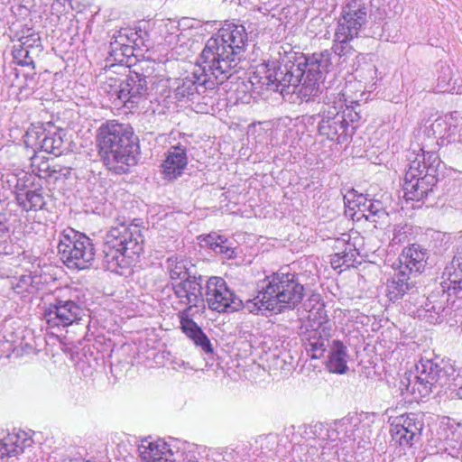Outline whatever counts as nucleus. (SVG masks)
Wrapping results in <instances>:
<instances>
[{
	"label": "nucleus",
	"instance_id": "1",
	"mask_svg": "<svg viewBox=\"0 0 462 462\" xmlns=\"http://www.w3.org/2000/svg\"><path fill=\"white\" fill-rule=\"evenodd\" d=\"M248 34L242 24L226 23L206 42L200 60L226 80L244 59Z\"/></svg>",
	"mask_w": 462,
	"mask_h": 462
},
{
	"label": "nucleus",
	"instance_id": "2",
	"mask_svg": "<svg viewBox=\"0 0 462 462\" xmlns=\"http://www.w3.org/2000/svg\"><path fill=\"white\" fill-rule=\"evenodd\" d=\"M97 139L108 170L124 174L137 163L138 139L130 125L109 121L99 128Z\"/></svg>",
	"mask_w": 462,
	"mask_h": 462
},
{
	"label": "nucleus",
	"instance_id": "3",
	"mask_svg": "<svg viewBox=\"0 0 462 462\" xmlns=\"http://www.w3.org/2000/svg\"><path fill=\"white\" fill-rule=\"evenodd\" d=\"M143 236L138 224L112 226L105 236L102 264L112 273L123 274L143 252Z\"/></svg>",
	"mask_w": 462,
	"mask_h": 462
},
{
	"label": "nucleus",
	"instance_id": "4",
	"mask_svg": "<svg viewBox=\"0 0 462 462\" xmlns=\"http://www.w3.org/2000/svg\"><path fill=\"white\" fill-rule=\"evenodd\" d=\"M456 369L448 361L439 363L421 358L415 365V371L406 373L401 380L402 394L411 395L418 402L434 392H439L456 378Z\"/></svg>",
	"mask_w": 462,
	"mask_h": 462
},
{
	"label": "nucleus",
	"instance_id": "5",
	"mask_svg": "<svg viewBox=\"0 0 462 462\" xmlns=\"http://www.w3.org/2000/svg\"><path fill=\"white\" fill-rule=\"evenodd\" d=\"M265 294L269 311L282 313L294 310L303 300L304 286L296 273L279 271L267 278Z\"/></svg>",
	"mask_w": 462,
	"mask_h": 462
},
{
	"label": "nucleus",
	"instance_id": "6",
	"mask_svg": "<svg viewBox=\"0 0 462 462\" xmlns=\"http://www.w3.org/2000/svg\"><path fill=\"white\" fill-rule=\"evenodd\" d=\"M346 93L344 88H326L324 108L321 111V120L319 124V133L328 140L337 143L345 142L348 122L342 111L346 106Z\"/></svg>",
	"mask_w": 462,
	"mask_h": 462
},
{
	"label": "nucleus",
	"instance_id": "7",
	"mask_svg": "<svg viewBox=\"0 0 462 462\" xmlns=\"http://www.w3.org/2000/svg\"><path fill=\"white\" fill-rule=\"evenodd\" d=\"M58 253L61 261L69 269H88L95 259L92 240L72 228L65 229L60 235Z\"/></svg>",
	"mask_w": 462,
	"mask_h": 462
},
{
	"label": "nucleus",
	"instance_id": "8",
	"mask_svg": "<svg viewBox=\"0 0 462 462\" xmlns=\"http://www.w3.org/2000/svg\"><path fill=\"white\" fill-rule=\"evenodd\" d=\"M298 64L300 65L301 71H304L303 86L299 92L301 95V100L308 102L322 92L323 75L332 68V52L329 50L314 52L304 56L303 60L299 61Z\"/></svg>",
	"mask_w": 462,
	"mask_h": 462
},
{
	"label": "nucleus",
	"instance_id": "9",
	"mask_svg": "<svg viewBox=\"0 0 462 462\" xmlns=\"http://www.w3.org/2000/svg\"><path fill=\"white\" fill-rule=\"evenodd\" d=\"M208 67L206 63L197 60L191 75L181 79L175 88V96L179 99H193L195 96L203 95L207 90L214 89L223 84L226 79Z\"/></svg>",
	"mask_w": 462,
	"mask_h": 462
},
{
	"label": "nucleus",
	"instance_id": "10",
	"mask_svg": "<svg viewBox=\"0 0 462 462\" xmlns=\"http://www.w3.org/2000/svg\"><path fill=\"white\" fill-rule=\"evenodd\" d=\"M332 326L324 308L310 311L303 342L305 349L311 358L319 359L324 356L328 347L331 345L329 339L332 337Z\"/></svg>",
	"mask_w": 462,
	"mask_h": 462
},
{
	"label": "nucleus",
	"instance_id": "11",
	"mask_svg": "<svg viewBox=\"0 0 462 462\" xmlns=\"http://www.w3.org/2000/svg\"><path fill=\"white\" fill-rule=\"evenodd\" d=\"M429 159L433 163L426 170L423 177L415 180V172H418V167L413 166L411 170L406 171L402 185L403 197L406 200L420 202L433 191L438 182V167L439 166L440 160L436 152L430 153Z\"/></svg>",
	"mask_w": 462,
	"mask_h": 462
},
{
	"label": "nucleus",
	"instance_id": "12",
	"mask_svg": "<svg viewBox=\"0 0 462 462\" xmlns=\"http://www.w3.org/2000/svg\"><path fill=\"white\" fill-rule=\"evenodd\" d=\"M86 310L76 300L65 296H56L44 308L43 319L50 328H64L79 323Z\"/></svg>",
	"mask_w": 462,
	"mask_h": 462
},
{
	"label": "nucleus",
	"instance_id": "13",
	"mask_svg": "<svg viewBox=\"0 0 462 462\" xmlns=\"http://www.w3.org/2000/svg\"><path fill=\"white\" fill-rule=\"evenodd\" d=\"M204 300L211 310L235 312L241 310L243 300L230 291L221 277L212 276L206 282Z\"/></svg>",
	"mask_w": 462,
	"mask_h": 462
},
{
	"label": "nucleus",
	"instance_id": "14",
	"mask_svg": "<svg viewBox=\"0 0 462 462\" xmlns=\"http://www.w3.org/2000/svg\"><path fill=\"white\" fill-rule=\"evenodd\" d=\"M423 427L422 415L411 412L393 418L390 431L393 441L401 446H411L420 439Z\"/></svg>",
	"mask_w": 462,
	"mask_h": 462
},
{
	"label": "nucleus",
	"instance_id": "15",
	"mask_svg": "<svg viewBox=\"0 0 462 462\" xmlns=\"http://www.w3.org/2000/svg\"><path fill=\"white\" fill-rule=\"evenodd\" d=\"M203 277L193 275L186 280L171 283V290L179 303L185 306L183 310H190L193 308H204L205 300L203 291Z\"/></svg>",
	"mask_w": 462,
	"mask_h": 462
},
{
	"label": "nucleus",
	"instance_id": "16",
	"mask_svg": "<svg viewBox=\"0 0 462 462\" xmlns=\"http://www.w3.org/2000/svg\"><path fill=\"white\" fill-rule=\"evenodd\" d=\"M147 80L144 75L131 73L121 80V89L118 90L119 100L129 109H134L145 102L148 96Z\"/></svg>",
	"mask_w": 462,
	"mask_h": 462
},
{
	"label": "nucleus",
	"instance_id": "17",
	"mask_svg": "<svg viewBox=\"0 0 462 462\" xmlns=\"http://www.w3.org/2000/svg\"><path fill=\"white\" fill-rule=\"evenodd\" d=\"M369 9L370 5L365 0H346L337 27L344 32L346 30L348 33L351 32L359 34L367 22Z\"/></svg>",
	"mask_w": 462,
	"mask_h": 462
},
{
	"label": "nucleus",
	"instance_id": "18",
	"mask_svg": "<svg viewBox=\"0 0 462 462\" xmlns=\"http://www.w3.org/2000/svg\"><path fill=\"white\" fill-rule=\"evenodd\" d=\"M188 165L187 149L178 144L171 146L165 152L162 163V175L166 180H174L182 175Z\"/></svg>",
	"mask_w": 462,
	"mask_h": 462
},
{
	"label": "nucleus",
	"instance_id": "19",
	"mask_svg": "<svg viewBox=\"0 0 462 462\" xmlns=\"http://www.w3.org/2000/svg\"><path fill=\"white\" fill-rule=\"evenodd\" d=\"M429 253L420 245L413 244L403 249L399 256V268H402L409 273H420L423 272Z\"/></svg>",
	"mask_w": 462,
	"mask_h": 462
},
{
	"label": "nucleus",
	"instance_id": "20",
	"mask_svg": "<svg viewBox=\"0 0 462 462\" xmlns=\"http://www.w3.org/2000/svg\"><path fill=\"white\" fill-rule=\"evenodd\" d=\"M442 279L443 291L462 298V249L445 268Z\"/></svg>",
	"mask_w": 462,
	"mask_h": 462
},
{
	"label": "nucleus",
	"instance_id": "21",
	"mask_svg": "<svg viewBox=\"0 0 462 462\" xmlns=\"http://www.w3.org/2000/svg\"><path fill=\"white\" fill-rule=\"evenodd\" d=\"M179 317L182 332L206 354H212L213 347L210 340L202 331L200 327L191 318H189V312H188V310H182L179 313Z\"/></svg>",
	"mask_w": 462,
	"mask_h": 462
},
{
	"label": "nucleus",
	"instance_id": "22",
	"mask_svg": "<svg viewBox=\"0 0 462 462\" xmlns=\"http://www.w3.org/2000/svg\"><path fill=\"white\" fill-rule=\"evenodd\" d=\"M32 440L27 438L24 431L9 433L0 439V462L23 453L26 448L32 446Z\"/></svg>",
	"mask_w": 462,
	"mask_h": 462
},
{
	"label": "nucleus",
	"instance_id": "23",
	"mask_svg": "<svg viewBox=\"0 0 462 462\" xmlns=\"http://www.w3.org/2000/svg\"><path fill=\"white\" fill-rule=\"evenodd\" d=\"M453 120L450 117L448 120L447 118H437L431 124V130L433 134L438 136L442 143L446 140L448 143L461 142L462 138V123L453 124L451 121Z\"/></svg>",
	"mask_w": 462,
	"mask_h": 462
},
{
	"label": "nucleus",
	"instance_id": "24",
	"mask_svg": "<svg viewBox=\"0 0 462 462\" xmlns=\"http://www.w3.org/2000/svg\"><path fill=\"white\" fill-rule=\"evenodd\" d=\"M347 347L340 340H333L329 346L327 367L329 372L343 374L348 370Z\"/></svg>",
	"mask_w": 462,
	"mask_h": 462
},
{
	"label": "nucleus",
	"instance_id": "25",
	"mask_svg": "<svg viewBox=\"0 0 462 462\" xmlns=\"http://www.w3.org/2000/svg\"><path fill=\"white\" fill-rule=\"evenodd\" d=\"M139 452L143 462H175L174 454L165 443L143 444Z\"/></svg>",
	"mask_w": 462,
	"mask_h": 462
},
{
	"label": "nucleus",
	"instance_id": "26",
	"mask_svg": "<svg viewBox=\"0 0 462 462\" xmlns=\"http://www.w3.org/2000/svg\"><path fill=\"white\" fill-rule=\"evenodd\" d=\"M166 272L172 282L183 281L196 274L193 272V264L178 255H172L167 259Z\"/></svg>",
	"mask_w": 462,
	"mask_h": 462
},
{
	"label": "nucleus",
	"instance_id": "27",
	"mask_svg": "<svg viewBox=\"0 0 462 462\" xmlns=\"http://www.w3.org/2000/svg\"><path fill=\"white\" fill-rule=\"evenodd\" d=\"M411 273L399 268L393 279L387 283L388 296L391 300L401 299L408 291L413 288Z\"/></svg>",
	"mask_w": 462,
	"mask_h": 462
},
{
	"label": "nucleus",
	"instance_id": "28",
	"mask_svg": "<svg viewBox=\"0 0 462 462\" xmlns=\"http://www.w3.org/2000/svg\"><path fill=\"white\" fill-rule=\"evenodd\" d=\"M24 143L33 151L40 149L48 153L53 152L51 145V133L36 127L29 128L24 135Z\"/></svg>",
	"mask_w": 462,
	"mask_h": 462
},
{
	"label": "nucleus",
	"instance_id": "29",
	"mask_svg": "<svg viewBox=\"0 0 462 462\" xmlns=\"http://www.w3.org/2000/svg\"><path fill=\"white\" fill-rule=\"evenodd\" d=\"M360 201H363V204H361L363 217L374 223V226H377V224L383 223L387 218L388 214L381 200L369 199L367 196H365V198H360L359 204Z\"/></svg>",
	"mask_w": 462,
	"mask_h": 462
},
{
	"label": "nucleus",
	"instance_id": "30",
	"mask_svg": "<svg viewBox=\"0 0 462 462\" xmlns=\"http://www.w3.org/2000/svg\"><path fill=\"white\" fill-rule=\"evenodd\" d=\"M201 243L203 246L223 255L224 258L231 259L235 256V247H233L232 242L223 236L216 233L208 234L201 239Z\"/></svg>",
	"mask_w": 462,
	"mask_h": 462
},
{
	"label": "nucleus",
	"instance_id": "31",
	"mask_svg": "<svg viewBox=\"0 0 462 462\" xmlns=\"http://www.w3.org/2000/svg\"><path fill=\"white\" fill-rule=\"evenodd\" d=\"M291 63L275 64L274 62L267 68L265 76L263 78V85H265L267 89L272 91L280 92L282 79L290 72Z\"/></svg>",
	"mask_w": 462,
	"mask_h": 462
},
{
	"label": "nucleus",
	"instance_id": "32",
	"mask_svg": "<svg viewBox=\"0 0 462 462\" xmlns=\"http://www.w3.org/2000/svg\"><path fill=\"white\" fill-rule=\"evenodd\" d=\"M289 69L290 72L282 79L280 93H294L301 98V95L299 91L300 87L303 86L304 71H301L300 65L294 63H291Z\"/></svg>",
	"mask_w": 462,
	"mask_h": 462
},
{
	"label": "nucleus",
	"instance_id": "33",
	"mask_svg": "<svg viewBox=\"0 0 462 462\" xmlns=\"http://www.w3.org/2000/svg\"><path fill=\"white\" fill-rule=\"evenodd\" d=\"M358 36V33L347 32L346 30L341 31L340 28L336 29L335 32V44L333 46L334 52L339 57L350 55L354 51V47L351 45V42Z\"/></svg>",
	"mask_w": 462,
	"mask_h": 462
},
{
	"label": "nucleus",
	"instance_id": "34",
	"mask_svg": "<svg viewBox=\"0 0 462 462\" xmlns=\"http://www.w3.org/2000/svg\"><path fill=\"white\" fill-rule=\"evenodd\" d=\"M310 432L322 448H326L331 443H337V434L334 433L331 425L317 422L311 426Z\"/></svg>",
	"mask_w": 462,
	"mask_h": 462
},
{
	"label": "nucleus",
	"instance_id": "35",
	"mask_svg": "<svg viewBox=\"0 0 462 462\" xmlns=\"http://www.w3.org/2000/svg\"><path fill=\"white\" fill-rule=\"evenodd\" d=\"M433 152H425L423 148H419L418 150L413 149L412 152L408 156V159L410 161L409 168L408 170H411V167L415 166L418 167L417 171L418 172H415V180L420 177H423L424 173H426V170H428L429 166L433 163L431 160L429 159V154Z\"/></svg>",
	"mask_w": 462,
	"mask_h": 462
},
{
	"label": "nucleus",
	"instance_id": "36",
	"mask_svg": "<svg viewBox=\"0 0 462 462\" xmlns=\"http://www.w3.org/2000/svg\"><path fill=\"white\" fill-rule=\"evenodd\" d=\"M360 198H365V195L350 192L344 196L345 213L353 219L356 217L357 220L363 217V208L358 203ZM360 204H363V201H360Z\"/></svg>",
	"mask_w": 462,
	"mask_h": 462
},
{
	"label": "nucleus",
	"instance_id": "37",
	"mask_svg": "<svg viewBox=\"0 0 462 462\" xmlns=\"http://www.w3.org/2000/svg\"><path fill=\"white\" fill-rule=\"evenodd\" d=\"M432 298L433 296L428 298L425 302V319L430 323L436 324L442 321V312L445 310V306L444 302L432 300Z\"/></svg>",
	"mask_w": 462,
	"mask_h": 462
},
{
	"label": "nucleus",
	"instance_id": "38",
	"mask_svg": "<svg viewBox=\"0 0 462 462\" xmlns=\"http://www.w3.org/2000/svg\"><path fill=\"white\" fill-rule=\"evenodd\" d=\"M19 204L26 210L42 209L45 205L44 198L39 189L28 190L25 193V199L21 201L20 197L17 198Z\"/></svg>",
	"mask_w": 462,
	"mask_h": 462
},
{
	"label": "nucleus",
	"instance_id": "39",
	"mask_svg": "<svg viewBox=\"0 0 462 462\" xmlns=\"http://www.w3.org/2000/svg\"><path fill=\"white\" fill-rule=\"evenodd\" d=\"M267 294H265V286L263 287V289L258 292L257 296H255L254 299L247 300L245 302H243V306L241 309H245L250 313L254 314H259L269 310V308H267L266 300H269L267 299Z\"/></svg>",
	"mask_w": 462,
	"mask_h": 462
},
{
	"label": "nucleus",
	"instance_id": "40",
	"mask_svg": "<svg viewBox=\"0 0 462 462\" xmlns=\"http://www.w3.org/2000/svg\"><path fill=\"white\" fill-rule=\"evenodd\" d=\"M356 259V250L351 245H347L344 251L336 253L331 256V266L336 270L342 266L350 267Z\"/></svg>",
	"mask_w": 462,
	"mask_h": 462
},
{
	"label": "nucleus",
	"instance_id": "41",
	"mask_svg": "<svg viewBox=\"0 0 462 462\" xmlns=\"http://www.w3.org/2000/svg\"><path fill=\"white\" fill-rule=\"evenodd\" d=\"M109 49V57L117 63H124L125 58L134 55L133 45H119L116 41L110 42Z\"/></svg>",
	"mask_w": 462,
	"mask_h": 462
},
{
	"label": "nucleus",
	"instance_id": "42",
	"mask_svg": "<svg viewBox=\"0 0 462 462\" xmlns=\"http://www.w3.org/2000/svg\"><path fill=\"white\" fill-rule=\"evenodd\" d=\"M30 51L23 49V45H14L12 53L14 62L19 66L31 67L32 69H34L35 56L29 53Z\"/></svg>",
	"mask_w": 462,
	"mask_h": 462
},
{
	"label": "nucleus",
	"instance_id": "43",
	"mask_svg": "<svg viewBox=\"0 0 462 462\" xmlns=\"http://www.w3.org/2000/svg\"><path fill=\"white\" fill-rule=\"evenodd\" d=\"M32 171L41 179H47L56 172L55 170L51 169L49 161L40 159L38 155H34L31 158Z\"/></svg>",
	"mask_w": 462,
	"mask_h": 462
},
{
	"label": "nucleus",
	"instance_id": "44",
	"mask_svg": "<svg viewBox=\"0 0 462 462\" xmlns=\"http://www.w3.org/2000/svg\"><path fill=\"white\" fill-rule=\"evenodd\" d=\"M355 442H357L359 448H365L369 444L371 437V427L368 422H364L359 415V424L355 427Z\"/></svg>",
	"mask_w": 462,
	"mask_h": 462
},
{
	"label": "nucleus",
	"instance_id": "45",
	"mask_svg": "<svg viewBox=\"0 0 462 462\" xmlns=\"http://www.w3.org/2000/svg\"><path fill=\"white\" fill-rule=\"evenodd\" d=\"M136 37V32L121 29L113 34L111 41H116V43H119V45H133L135 43Z\"/></svg>",
	"mask_w": 462,
	"mask_h": 462
},
{
	"label": "nucleus",
	"instance_id": "46",
	"mask_svg": "<svg viewBox=\"0 0 462 462\" xmlns=\"http://www.w3.org/2000/svg\"><path fill=\"white\" fill-rule=\"evenodd\" d=\"M102 88L106 92L111 98L119 100L118 90L121 89V80L117 78L109 77L103 83Z\"/></svg>",
	"mask_w": 462,
	"mask_h": 462
},
{
	"label": "nucleus",
	"instance_id": "47",
	"mask_svg": "<svg viewBox=\"0 0 462 462\" xmlns=\"http://www.w3.org/2000/svg\"><path fill=\"white\" fill-rule=\"evenodd\" d=\"M344 420L346 424L347 423V427L345 433V443L355 442V427L359 424V415L353 414L344 417Z\"/></svg>",
	"mask_w": 462,
	"mask_h": 462
},
{
	"label": "nucleus",
	"instance_id": "48",
	"mask_svg": "<svg viewBox=\"0 0 462 462\" xmlns=\"http://www.w3.org/2000/svg\"><path fill=\"white\" fill-rule=\"evenodd\" d=\"M353 104L358 106L357 101L348 100L346 98V106H344L342 111L345 112L347 121L349 120L350 122H357L361 119V116L358 112L355 111Z\"/></svg>",
	"mask_w": 462,
	"mask_h": 462
},
{
	"label": "nucleus",
	"instance_id": "49",
	"mask_svg": "<svg viewBox=\"0 0 462 462\" xmlns=\"http://www.w3.org/2000/svg\"><path fill=\"white\" fill-rule=\"evenodd\" d=\"M346 420H344V418H342L341 420H336L330 424L334 433L337 434V442L341 441L345 443V433L347 427V423L346 424Z\"/></svg>",
	"mask_w": 462,
	"mask_h": 462
},
{
	"label": "nucleus",
	"instance_id": "50",
	"mask_svg": "<svg viewBox=\"0 0 462 462\" xmlns=\"http://www.w3.org/2000/svg\"><path fill=\"white\" fill-rule=\"evenodd\" d=\"M51 145L53 146L51 154L55 156L60 155L62 152L63 139L60 132L51 133Z\"/></svg>",
	"mask_w": 462,
	"mask_h": 462
},
{
	"label": "nucleus",
	"instance_id": "51",
	"mask_svg": "<svg viewBox=\"0 0 462 462\" xmlns=\"http://www.w3.org/2000/svg\"><path fill=\"white\" fill-rule=\"evenodd\" d=\"M32 284V277L31 274L22 275L18 282L15 285L16 289H19L20 291H29V287Z\"/></svg>",
	"mask_w": 462,
	"mask_h": 462
},
{
	"label": "nucleus",
	"instance_id": "52",
	"mask_svg": "<svg viewBox=\"0 0 462 462\" xmlns=\"http://www.w3.org/2000/svg\"><path fill=\"white\" fill-rule=\"evenodd\" d=\"M19 42L38 46L42 45L41 37L35 32H31L25 36H22L19 39Z\"/></svg>",
	"mask_w": 462,
	"mask_h": 462
},
{
	"label": "nucleus",
	"instance_id": "53",
	"mask_svg": "<svg viewBox=\"0 0 462 462\" xmlns=\"http://www.w3.org/2000/svg\"><path fill=\"white\" fill-rule=\"evenodd\" d=\"M181 38H184V35L180 31V29L176 28V33H174V32L171 33V35H169L166 38V41L168 42V43L170 45L172 46V49H174L175 45H177L179 43V42L181 41Z\"/></svg>",
	"mask_w": 462,
	"mask_h": 462
},
{
	"label": "nucleus",
	"instance_id": "54",
	"mask_svg": "<svg viewBox=\"0 0 462 462\" xmlns=\"http://www.w3.org/2000/svg\"><path fill=\"white\" fill-rule=\"evenodd\" d=\"M16 45H23V49H25V51H31L29 53L32 54L33 56H37L42 51V45H31L22 42H18Z\"/></svg>",
	"mask_w": 462,
	"mask_h": 462
},
{
	"label": "nucleus",
	"instance_id": "55",
	"mask_svg": "<svg viewBox=\"0 0 462 462\" xmlns=\"http://www.w3.org/2000/svg\"><path fill=\"white\" fill-rule=\"evenodd\" d=\"M9 232V226L6 217L4 214H0V236L6 235Z\"/></svg>",
	"mask_w": 462,
	"mask_h": 462
},
{
	"label": "nucleus",
	"instance_id": "56",
	"mask_svg": "<svg viewBox=\"0 0 462 462\" xmlns=\"http://www.w3.org/2000/svg\"><path fill=\"white\" fill-rule=\"evenodd\" d=\"M401 236V233L400 231L398 232H395L394 235H393V241L395 242V243H401L402 242V238L400 237Z\"/></svg>",
	"mask_w": 462,
	"mask_h": 462
},
{
	"label": "nucleus",
	"instance_id": "57",
	"mask_svg": "<svg viewBox=\"0 0 462 462\" xmlns=\"http://www.w3.org/2000/svg\"><path fill=\"white\" fill-rule=\"evenodd\" d=\"M456 394L458 398L462 399V385L457 389Z\"/></svg>",
	"mask_w": 462,
	"mask_h": 462
},
{
	"label": "nucleus",
	"instance_id": "58",
	"mask_svg": "<svg viewBox=\"0 0 462 462\" xmlns=\"http://www.w3.org/2000/svg\"><path fill=\"white\" fill-rule=\"evenodd\" d=\"M186 462H205L204 460L193 459L191 457Z\"/></svg>",
	"mask_w": 462,
	"mask_h": 462
},
{
	"label": "nucleus",
	"instance_id": "59",
	"mask_svg": "<svg viewBox=\"0 0 462 462\" xmlns=\"http://www.w3.org/2000/svg\"><path fill=\"white\" fill-rule=\"evenodd\" d=\"M67 462H81V461L78 458H67Z\"/></svg>",
	"mask_w": 462,
	"mask_h": 462
},
{
	"label": "nucleus",
	"instance_id": "60",
	"mask_svg": "<svg viewBox=\"0 0 462 462\" xmlns=\"http://www.w3.org/2000/svg\"><path fill=\"white\" fill-rule=\"evenodd\" d=\"M116 66H118V67H122V68H123V69H125V67H123V66H122V64H121V65L112 64V65L110 66V68H114V67H116Z\"/></svg>",
	"mask_w": 462,
	"mask_h": 462
}]
</instances>
